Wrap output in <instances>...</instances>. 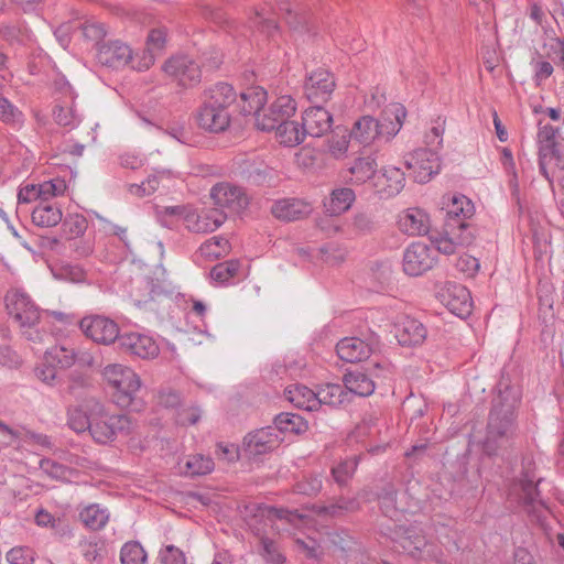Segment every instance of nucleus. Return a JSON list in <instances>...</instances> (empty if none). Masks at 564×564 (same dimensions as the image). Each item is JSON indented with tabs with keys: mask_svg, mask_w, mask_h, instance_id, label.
<instances>
[{
	"mask_svg": "<svg viewBox=\"0 0 564 564\" xmlns=\"http://www.w3.org/2000/svg\"><path fill=\"white\" fill-rule=\"evenodd\" d=\"M79 549L85 561L89 564H100L105 558V544L104 542L94 539H83L79 541Z\"/></svg>",
	"mask_w": 564,
	"mask_h": 564,
	"instance_id": "09e8293b",
	"label": "nucleus"
},
{
	"mask_svg": "<svg viewBox=\"0 0 564 564\" xmlns=\"http://www.w3.org/2000/svg\"><path fill=\"white\" fill-rule=\"evenodd\" d=\"M79 327L87 338L100 345H111L116 339H120L119 325L104 315L85 316L79 322Z\"/></svg>",
	"mask_w": 564,
	"mask_h": 564,
	"instance_id": "423d86ee",
	"label": "nucleus"
},
{
	"mask_svg": "<svg viewBox=\"0 0 564 564\" xmlns=\"http://www.w3.org/2000/svg\"><path fill=\"white\" fill-rule=\"evenodd\" d=\"M397 496L398 490L391 482L384 484L377 492L380 510L390 519L398 516Z\"/></svg>",
	"mask_w": 564,
	"mask_h": 564,
	"instance_id": "49530a36",
	"label": "nucleus"
},
{
	"mask_svg": "<svg viewBox=\"0 0 564 564\" xmlns=\"http://www.w3.org/2000/svg\"><path fill=\"white\" fill-rule=\"evenodd\" d=\"M41 468L53 479H64L68 471V467L53 459L44 458L40 464Z\"/></svg>",
	"mask_w": 564,
	"mask_h": 564,
	"instance_id": "680f3d73",
	"label": "nucleus"
},
{
	"mask_svg": "<svg viewBox=\"0 0 564 564\" xmlns=\"http://www.w3.org/2000/svg\"><path fill=\"white\" fill-rule=\"evenodd\" d=\"M335 88L333 75L324 68L313 70L304 86L305 95L311 101H326Z\"/></svg>",
	"mask_w": 564,
	"mask_h": 564,
	"instance_id": "a211bd4d",
	"label": "nucleus"
},
{
	"mask_svg": "<svg viewBox=\"0 0 564 564\" xmlns=\"http://www.w3.org/2000/svg\"><path fill=\"white\" fill-rule=\"evenodd\" d=\"M406 117L405 107L399 102L388 105L378 120L382 138L390 140L401 130Z\"/></svg>",
	"mask_w": 564,
	"mask_h": 564,
	"instance_id": "c85d7f7f",
	"label": "nucleus"
},
{
	"mask_svg": "<svg viewBox=\"0 0 564 564\" xmlns=\"http://www.w3.org/2000/svg\"><path fill=\"white\" fill-rule=\"evenodd\" d=\"M350 138V133H348L346 130H335L326 140L325 152L329 156L337 160L346 158L349 149Z\"/></svg>",
	"mask_w": 564,
	"mask_h": 564,
	"instance_id": "58836bf2",
	"label": "nucleus"
},
{
	"mask_svg": "<svg viewBox=\"0 0 564 564\" xmlns=\"http://www.w3.org/2000/svg\"><path fill=\"white\" fill-rule=\"evenodd\" d=\"M532 465V462L523 460L521 477L518 479L520 497L522 503L525 507H534L538 502L542 503V501L539 499L540 490L538 488V484L541 481V479L536 478Z\"/></svg>",
	"mask_w": 564,
	"mask_h": 564,
	"instance_id": "cd10ccee",
	"label": "nucleus"
},
{
	"mask_svg": "<svg viewBox=\"0 0 564 564\" xmlns=\"http://www.w3.org/2000/svg\"><path fill=\"white\" fill-rule=\"evenodd\" d=\"M9 315L21 328H32L40 322V311L30 296L19 290L10 291L6 296Z\"/></svg>",
	"mask_w": 564,
	"mask_h": 564,
	"instance_id": "39448f33",
	"label": "nucleus"
},
{
	"mask_svg": "<svg viewBox=\"0 0 564 564\" xmlns=\"http://www.w3.org/2000/svg\"><path fill=\"white\" fill-rule=\"evenodd\" d=\"M197 124L210 132H220L226 130L230 123V115L228 110L210 105L204 101L203 106L196 113Z\"/></svg>",
	"mask_w": 564,
	"mask_h": 564,
	"instance_id": "412c9836",
	"label": "nucleus"
},
{
	"mask_svg": "<svg viewBox=\"0 0 564 564\" xmlns=\"http://www.w3.org/2000/svg\"><path fill=\"white\" fill-rule=\"evenodd\" d=\"M273 216L284 221L301 219L311 214L312 207L308 203L296 199L286 198L274 203L271 208Z\"/></svg>",
	"mask_w": 564,
	"mask_h": 564,
	"instance_id": "2f4dec72",
	"label": "nucleus"
},
{
	"mask_svg": "<svg viewBox=\"0 0 564 564\" xmlns=\"http://www.w3.org/2000/svg\"><path fill=\"white\" fill-rule=\"evenodd\" d=\"M98 59L101 64L110 67H121L126 65L132 67L133 61H138V55H132V50L129 45L115 41L99 48Z\"/></svg>",
	"mask_w": 564,
	"mask_h": 564,
	"instance_id": "b1692460",
	"label": "nucleus"
},
{
	"mask_svg": "<svg viewBox=\"0 0 564 564\" xmlns=\"http://www.w3.org/2000/svg\"><path fill=\"white\" fill-rule=\"evenodd\" d=\"M280 444L281 438L268 425L249 432L243 437L241 451L247 458H258L273 452Z\"/></svg>",
	"mask_w": 564,
	"mask_h": 564,
	"instance_id": "0eeeda50",
	"label": "nucleus"
},
{
	"mask_svg": "<svg viewBox=\"0 0 564 564\" xmlns=\"http://www.w3.org/2000/svg\"><path fill=\"white\" fill-rule=\"evenodd\" d=\"M119 344L124 352L142 359L155 358L160 352V348L152 337L139 333L121 335Z\"/></svg>",
	"mask_w": 564,
	"mask_h": 564,
	"instance_id": "f3484780",
	"label": "nucleus"
},
{
	"mask_svg": "<svg viewBox=\"0 0 564 564\" xmlns=\"http://www.w3.org/2000/svg\"><path fill=\"white\" fill-rule=\"evenodd\" d=\"M141 390H113L111 401L120 409L140 412L144 408V401L138 393Z\"/></svg>",
	"mask_w": 564,
	"mask_h": 564,
	"instance_id": "a18cd8bd",
	"label": "nucleus"
},
{
	"mask_svg": "<svg viewBox=\"0 0 564 564\" xmlns=\"http://www.w3.org/2000/svg\"><path fill=\"white\" fill-rule=\"evenodd\" d=\"M405 186L404 172L392 164L383 165L377 172L372 189L386 197H393L402 192Z\"/></svg>",
	"mask_w": 564,
	"mask_h": 564,
	"instance_id": "ddd939ff",
	"label": "nucleus"
},
{
	"mask_svg": "<svg viewBox=\"0 0 564 564\" xmlns=\"http://www.w3.org/2000/svg\"><path fill=\"white\" fill-rule=\"evenodd\" d=\"M130 421L126 415L113 414L104 415L90 422L89 433L95 442L99 444H108L112 442L118 433L128 432Z\"/></svg>",
	"mask_w": 564,
	"mask_h": 564,
	"instance_id": "1a4fd4ad",
	"label": "nucleus"
},
{
	"mask_svg": "<svg viewBox=\"0 0 564 564\" xmlns=\"http://www.w3.org/2000/svg\"><path fill=\"white\" fill-rule=\"evenodd\" d=\"M397 226L408 236H422L430 229V217L421 208H406L398 214Z\"/></svg>",
	"mask_w": 564,
	"mask_h": 564,
	"instance_id": "6ab92c4d",
	"label": "nucleus"
},
{
	"mask_svg": "<svg viewBox=\"0 0 564 564\" xmlns=\"http://www.w3.org/2000/svg\"><path fill=\"white\" fill-rule=\"evenodd\" d=\"M44 358L48 365L56 369H64L74 364L75 352L65 346H53L46 350Z\"/></svg>",
	"mask_w": 564,
	"mask_h": 564,
	"instance_id": "de8ad7c7",
	"label": "nucleus"
},
{
	"mask_svg": "<svg viewBox=\"0 0 564 564\" xmlns=\"http://www.w3.org/2000/svg\"><path fill=\"white\" fill-rule=\"evenodd\" d=\"M163 70L183 87H191L200 80L198 65L187 56L171 57L163 64Z\"/></svg>",
	"mask_w": 564,
	"mask_h": 564,
	"instance_id": "9b49d317",
	"label": "nucleus"
},
{
	"mask_svg": "<svg viewBox=\"0 0 564 564\" xmlns=\"http://www.w3.org/2000/svg\"><path fill=\"white\" fill-rule=\"evenodd\" d=\"M297 115V102L289 94H282L273 97L262 110L258 113L257 123H253L257 130L272 131L273 127L283 121L295 118Z\"/></svg>",
	"mask_w": 564,
	"mask_h": 564,
	"instance_id": "7ed1b4c3",
	"label": "nucleus"
},
{
	"mask_svg": "<svg viewBox=\"0 0 564 564\" xmlns=\"http://www.w3.org/2000/svg\"><path fill=\"white\" fill-rule=\"evenodd\" d=\"M301 119L305 137L307 134L315 138L322 137L329 131L333 123L332 115L323 107L307 108Z\"/></svg>",
	"mask_w": 564,
	"mask_h": 564,
	"instance_id": "393cba45",
	"label": "nucleus"
},
{
	"mask_svg": "<svg viewBox=\"0 0 564 564\" xmlns=\"http://www.w3.org/2000/svg\"><path fill=\"white\" fill-rule=\"evenodd\" d=\"M359 457L352 456L339 462L337 465L332 467L330 474L334 482L340 490L349 491L350 481L356 473Z\"/></svg>",
	"mask_w": 564,
	"mask_h": 564,
	"instance_id": "4c0bfd02",
	"label": "nucleus"
},
{
	"mask_svg": "<svg viewBox=\"0 0 564 564\" xmlns=\"http://www.w3.org/2000/svg\"><path fill=\"white\" fill-rule=\"evenodd\" d=\"M456 268L467 276H474L479 268V261L473 256L463 254L456 262Z\"/></svg>",
	"mask_w": 564,
	"mask_h": 564,
	"instance_id": "774afa93",
	"label": "nucleus"
},
{
	"mask_svg": "<svg viewBox=\"0 0 564 564\" xmlns=\"http://www.w3.org/2000/svg\"><path fill=\"white\" fill-rule=\"evenodd\" d=\"M521 390H497L487 422L482 452L487 456L498 455L507 448L518 432L516 410L521 401Z\"/></svg>",
	"mask_w": 564,
	"mask_h": 564,
	"instance_id": "f257e3e1",
	"label": "nucleus"
},
{
	"mask_svg": "<svg viewBox=\"0 0 564 564\" xmlns=\"http://www.w3.org/2000/svg\"><path fill=\"white\" fill-rule=\"evenodd\" d=\"M83 34L90 41H100L106 36L107 30L102 23L89 20L83 25Z\"/></svg>",
	"mask_w": 564,
	"mask_h": 564,
	"instance_id": "69168bd1",
	"label": "nucleus"
},
{
	"mask_svg": "<svg viewBox=\"0 0 564 564\" xmlns=\"http://www.w3.org/2000/svg\"><path fill=\"white\" fill-rule=\"evenodd\" d=\"M57 369L52 365H48L44 359L43 362L35 368V377L46 386H52L57 379Z\"/></svg>",
	"mask_w": 564,
	"mask_h": 564,
	"instance_id": "338daca9",
	"label": "nucleus"
},
{
	"mask_svg": "<svg viewBox=\"0 0 564 564\" xmlns=\"http://www.w3.org/2000/svg\"><path fill=\"white\" fill-rule=\"evenodd\" d=\"M159 187V178L158 176H150L147 181L141 184H131L129 186V192L138 197H143L151 195Z\"/></svg>",
	"mask_w": 564,
	"mask_h": 564,
	"instance_id": "e2e57ef3",
	"label": "nucleus"
},
{
	"mask_svg": "<svg viewBox=\"0 0 564 564\" xmlns=\"http://www.w3.org/2000/svg\"><path fill=\"white\" fill-rule=\"evenodd\" d=\"M377 172L378 163L373 155L358 156L347 169L348 182L356 186L368 184L372 188Z\"/></svg>",
	"mask_w": 564,
	"mask_h": 564,
	"instance_id": "5701e85b",
	"label": "nucleus"
},
{
	"mask_svg": "<svg viewBox=\"0 0 564 564\" xmlns=\"http://www.w3.org/2000/svg\"><path fill=\"white\" fill-rule=\"evenodd\" d=\"M405 165L412 171L414 180L422 184L440 172L438 156L430 149H419L409 154Z\"/></svg>",
	"mask_w": 564,
	"mask_h": 564,
	"instance_id": "9d476101",
	"label": "nucleus"
},
{
	"mask_svg": "<svg viewBox=\"0 0 564 564\" xmlns=\"http://www.w3.org/2000/svg\"><path fill=\"white\" fill-rule=\"evenodd\" d=\"M281 443L292 441L294 436L304 434L308 430L307 421L300 414L281 412L273 417L272 425H269Z\"/></svg>",
	"mask_w": 564,
	"mask_h": 564,
	"instance_id": "2eb2a0df",
	"label": "nucleus"
},
{
	"mask_svg": "<svg viewBox=\"0 0 564 564\" xmlns=\"http://www.w3.org/2000/svg\"><path fill=\"white\" fill-rule=\"evenodd\" d=\"M436 262L435 254L424 242H412L403 254V271L411 276H417L431 270Z\"/></svg>",
	"mask_w": 564,
	"mask_h": 564,
	"instance_id": "6e6552de",
	"label": "nucleus"
},
{
	"mask_svg": "<svg viewBox=\"0 0 564 564\" xmlns=\"http://www.w3.org/2000/svg\"><path fill=\"white\" fill-rule=\"evenodd\" d=\"M162 564H186L185 554L174 545H166L160 552Z\"/></svg>",
	"mask_w": 564,
	"mask_h": 564,
	"instance_id": "0e129e2a",
	"label": "nucleus"
},
{
	"mask_svg": "<svg viewBox=\"0 0 564 564\" xmlns=\"http://www.w3.org/2000/svg\"><path fill=\"white\" fill-rule=\"evenodd\" d=\"M446 307L459 317L470 314L473 301L469 291L460 284H449L442 294Z\"/></svg>",
	"mask_w": 564,
	"mask_h": 564,
	"instance_id": "a878e982",
	"label": "nucleus"
},
{
	"mask_svg": "<svg viewBox=\"0 0 564 564\" xmlns=\"http://www.w3.org/2000/svg\"><path fill=\"white\" fill-rule=\"evenodd\" d=\"M390 373V370L381 367L380 365H376L369 372V375H365L360 371H349L344 375L343 382L345 388H352L354 386H372L384 384V382H377L375 379L387 378Z\"/></svg>",
	"mask_w": 564,
	"mask_h": 564,
	"instance_id": "c9c22d12",
	"label": "nucleus"
},
{
	"mask_svg": "<svg viewBox=\"0 0 564 564\" xmlns=\"http://www.w3.org/2000/svg\"><path fill=\"white\" fill-rule=\"evenodd\" d=\"M227 215L218 208H204L199 212L189 210L184 215L186 228L194 232H212L219 228Z\"/></svg>",
	"mask_w": 564,
	"mask_h": 564,
	"instance_id": "f8f14e48",
	"label": "nucleus"
},
{
	"mask_svg": "<svg viewBox=\"0 0 564 564\" xmlns=\"http://www.w3.org/2000/svg\"><path fill=\"white\" fill-rule=\"evenodd\" d=\"M240 267L241 264L238 260L225 261L216 264L212 269L210 276L213 280L224 283L235 278L238 274Z\"/></svg>",
	"mask_w": 564,
	"mask_h": 564,
	"instance_id": "603ef678",
	"label": "nucleus"
},
{
	"mask_svg": "<svg viewBox=\"0 0 564 564\" xmlns=\"http://www.w3.org/2000/svg\"><path fill=\"white\" fill-rule=\"evenodd\" d=\"M6 557L10 564H32L34 561L33 551L26 546L12 547Z\"/></svg>",
	"mask_w": 564,
	"mask_h": 564,
	"instance_id": "13d9d810",
	"label": "nucleus"
},
{
	"mask_svg": "<svg viewBox=\"0 0 564 564\" xmlns=\"http://www.w3.org/2000/svg\"><path fill=\"white\" fill-rule=\"evenodd\" d=\"M323 487L322 477L318 475H311L304 480L296 484V491L299 494L314 496L317 495Z\"/></svg>",
	"mask_w": 564,
	"mask_h": 564,
	"instance_id": "bf43d9fd",
	"label": "nucleus"
},
{
	"mask_svg": "<svg viewBox=\"0 0 564 564\" xmlns=\"http://www.w3.org/2000/svg\"><path fill=\"white\" fill-rule=\"evenodd\" d=\"M350 135L364 145H370L377 139L382 138L378 120L370 116L359 118L354 123Z\"/></svg>",
	"mask_w": 564,
	"mask_h": 564,
	"instance_id": "f704fd0d",
	"label": "nucleus"
},
{
	"mask_svg": "<svg viewBox=\"0 0 564 564\" xmlns=\"http://www.w3.org/2000/svg\"><path fill=\"white\" fill-rule=\"evenodd\" d=\"M445 208L449 218H462L460 221L470 218L475 213L473 202L465 195H453Z\"/></svg>",
	"mask_w": 564,
	"mask_h": 564,
	"instance_id": "c03bdc74",
	"label": "nucleus"
},
{
	"mask_svg": "<svg viewBox=\"0 0 564 564\" xmlns=\"http://www.w3.org/2000/svg\"><path fill=\"white\" fill-rule=\"evenodd\" d=\"M40 199L45 202L50 198L63 195L67 188V185L62 178H54L41 184H36Z\"/></svg>",
	"mask_w": 564,
	"mask_h": 564,
	"instance_id": "5fc2aeb1",
	"label": "nucleus"
},
{
	"mask_svg": "<svg viewBox=\"0 0 564 564\" xmlns=\"http://www.w3.org/2000/svg\"><path fill=\"white\" fill-rule=\"evenodd\" d=\"M167 40V31L163 26L152 29L145 41L144 51L133 61L132 68L138 72L148 70L155 62L156 56L164 50Z\"/></svg>",
	"mask_w": 564,
	"mask_h": 564,
	"instance_id": "4468645a",
	"label": "nucleus"
},
{
	"mask_svg": "<svg viewBox=\"0 0 564 564\" xmlns=\"http://www.w3.org/2000/svg\"><path fill=\"white\" fill-rule=\"evenodd\" d=\"M337 356L346 362H360L371 355L368 343L358 337H345L336 345Z\"/></svg>",
	"mask_w": 564,
	"mask_h": 564,
	"instance_id": "c756f323",
	"label": "nucleus"
},
{
	"mask_svg": "<svg viewBox=\"0 0 564 564\" xmlns=\"http://www.w3.org/2000/svg\"><path fill=\"white\" fill-rule=\"evenodd\" d=\"M102 382L112 388H139L141 384L138 373L122 364L107 365L101 371Z\"/></svg>",
	"mask_w": 564,
	"mask_h": 564,
	"instance_id": "4be33fe9",
	"label": "nucleus"
},
{
	"mask_svg": "<svg viewBox=\"0 0 564 564\" xmlns=\"http://www.w3.org/2000/svg\"><path fill=\"white\" fill-rule=\"evenodd\" d=\"M109 513L99 505H90L79 512V520L93 531L101 530L108 522Z\"/></svg>",
	"mask_w": 564,
	"mask_h": 564,
	"instance_id": "37998d69",
	"label": "nucleus"
},
{
	"mask_svg": "<svg viewBox=\"0 0 564 564\" xmlns=\"http://www.w3.org/2000/svg\"><path fill=\"white\" fill-rule=\"evenodd\" d=\"M230 251V243L220 236H214L199 247L200 256L207 261H215L226 257Z\"/></svg>",
	"mask_w": 564,
	"mask_h": 564,
	"instance_id": "79ce46f5",
	"label": "nucleus"
},
{
	"mask_svg": "<svg viewBox=\"0 0 564 564\" xmlns=\"http://www.w3.org/2000/svg\"><path fill=\"white\" fill-rule=\"evenodd\" d=\"M214 460L204 455L192 456L185 465L186 473L191 476H203L214 470Z\"/></svg>",
	"mask_w": 564,
	"mask_h": 564,
	"instance_id": "864d4df0",
	"label": "nucleus"
},
{
	"mask_svg": "<svg viewBox=\"0 0 564 564\" xmlns=\"http://www.w3.org/2000/svg\"><path fill=\"white\" fill-rule=\"evenodd\" d=\"M474 239L475 237L465 221H458L457 226L448 221L442 231L431 236V242L437 251L447 256L454 254L458 248L470 246Z\"/></svg>",
	"mask_w": 564,
	"mask_h": 564,
	"instance_id": "20e7f679",
	"label": "nucleus"
},
{
	"mask_svg": "<svg viewBox=\"0 0 564 564\" xmlns=\"http://www.w3.org/2000/svg\"><path fill=\"white\" fill-rule=\"evenodd\" d=\"M394 337L402 346L421 345L426 338V329L422 323L410 316H401L393 326Z\"/></svg>",
	"mask_w": 564,
	"mask_h": 564,
	"instance_id": "aec40b11",
	"label": "nucleus"
},
{
	"mask_svg": "<svg viewBox=\"0 0 564 564\" xmlns=\"http://www.w3.org/2000/svg\"><path fill=\"white\" fill-rule=\"evenodd\" d=\"M274 140L283 147L294 148L300 145L305 140V131L303 130L302 122L295 118H290L283 123L273 127Z\"/></svg>",
	"mask_w": 564,
	"mask_h": 564,
	"instance_id": "7c9ffc66",
	"label": "nucleus"
},
{
	"mask_svg": "<svg viewBox=\"0 0 564 564\" xmlns=\"http://www.w3.org/2000/svg\"><path fill=\"white\" fill-rule=\"evenodd\" d=\"M62 210L51 204H40L32 212V221L39 227H54L62 220Z\"/></svg>",
	"mask_w": 564,
	"mask_h": 564,
	"instance_id": "ea45409f",
	"label": "nucleus"
},
{
	"mask_svg": "<svg viewBox=\"0 0 564 564\" xmlns=\"http://www.w3.org/2000/svg\"><path fill=\"white\" fill-rule=\"evenodd\" d=\"M121 564H147L148 555L138 541H130L122 545L120 551Z\"/></svg>",
	"mask_w": 564,
	"mask_h": 564,
	"instance_id": "8fccbe9b",
	"label": "nucleus"
},
{
	"mask_svg": "<svg viewBox=\"0 0 564 564\" xmlns=\"http://www.w3.org/2000/svg\"><path fill=\"white\" fill-rule=\"evenodd\" d=\"M391 540L399 543L412 557H419L427 545L425 536L416 527H397Z\"/></svg>",
	"mask_w": 564,
	"mask_h": 564,
	"instance_id": "bb28decb",
	"label": "nucleus"
},
{
	"mask_svg": "<svg viewBox=\"0 0 564 564\" xmlns=\"http://www.w3.org/2000/svg\"><path fill=\"white\" fill-rule=\"evenodd\" d=\"M0 121L12 127H21L24 116L9 99L0 97Z\"/></svg>",
	"mask_w": 564,
	"mask_h": 564,
	"instance_id": "3c124183",
	"label": "nucleus"
},
{
	"mask_svg": "<svg viewBox=\"0 0 564 564\" xmlns=\"http://www.w3.org/2000/svg\"><path fill=\"white\" fill-rule=\"evenodd\" d=\"M241 110L247 115H252L257 123L258 113L264 110L268 104V93L260 86H252L245 89L241 95Z\"/></svg>",
	"mask_w": 564,
	"mask_h": 564,
	"instance_id": "72a5a7b5",
	"label": "nucleus"
},
{
	"mask_svg": "<svg viewBox=\"0 0 564 564\" xmlns=\"http://www.w3.org/2000/svg\"><path fill=\"white\" fill-rule=\"evenodd\" d=\"M78 406L87 416H90L89 419H93L91 421L107 414L104 404L96 398L85 399Z\"/></svg>",
	"mask_w": 564,
	"mask_h": 564,
	"instance_id": "052dcab7",
	"label": "nucleus"
},
{
	"mask_svg": "<svg viewBox=\"0 0 564 564\" xmlns=\"http://www.w3.org/2000/svg\"><path fill=\"white\" fill-rule=\"evenodd\" d=\"M79 406L69 410L68 412V425L76 433H83L85 431L90 430V422L93 419H89Z\"/></svg>",
	"mask_w": 564,
	"mask_h": 564,
	"instance_id": "4d7b16f0",
	"label": "nucleus"
},
{
	"mask_svg": "<svg viewBox=\"0 0 564 564\" xmlns=\"http://www.w3.org/2000/svg\"><path fill=\"white\" fill-rule=\"evenodd\" d=\"M236 100V91L229 84L219 83L212 87L205 101L210 102L215 107L228 110Z\"/></svg>",
	"mask_w": 564,
	"mask_h": 564,
	"instance_id": "a19ab883",
	"label": "nucleus"
},
{
	"mask_svg": "<svg viewBox=\"0 0 564 564\" xmlns=\"http://www.w3.org/2000/svg\"><path fill=\"white\" fill-rule=\"evenodd\" d=\"M288 393V399L294 402L299 400L296 406L307 411H316L323 405L332 409L345 408L352 401L355 397H369L375 390H284Z\"/></svg>",
	"mask_w": 564,
	"mask_h": 564,
	"instance_id": "f03ea898",
	"label": "nucleus"
},
{
	"mask_svg": "<svg viewBox=\"0 0 564 564\" xmlns=\"http://www.w3.org/2000/svg\"><path fill=\"white\" fill-rule=\"evenodd\" d=\"M210 197L218 209L238 213L247 205V197L242 191L228 183H219L210 191Z\"/></svg>",
	"mask_w": 564,
	"mask_h": 564,
	"instance_id": "dca6fc26",
	"label": "nucleus"
},
{
	"mask_svg": "<svg viewBox=\"0 0 564 564\" xmlns=\"http://www.w3.org/2000/svg\"><path fill=\"white\" fill-rule=\"evenodd\" d=\"M556 134L557 130L551 124H545L539 129V164L542 171L545 170L547 161L558 156Z\"/></svg>",
	"mask_w": 564,
	"mask_h": 564,
	"instance_id": "473e14b6",
	"label": "nucleus"
},
{
	"mask_svg": "<svg viewBox=\"0 0 564 564\" xmlns=\"http://www.w3.org/2000/svg\"><path fill=\"white\" fill-rule=\"evenodd\" d=\"M356 199L355 192L349 187H339L334 189L325 202L326 212L330 215H341L346 213Z\"/></svg>",
	"mask_w": 564,
	"mask_h": 564,
	"instance_id": "e433bc0d",
	"label": "nucleus"
},
{
	"mask_svg": "<svg viewBox=\"0 0 564 564\" xmlns=\"http://www.w3.org/2000/svg\"><path fill=\"white\" fill-rule=\"evenodd\" d=\"M261 555L268 564H285V556L278 550L275 542L269 538L261 539Z\"/></svg>",
	"mask_w": 564,
	"mask_h": 564,
	"instance_id": "6e6d98bb",
	"label": "nucleus"
}]
</instances>
